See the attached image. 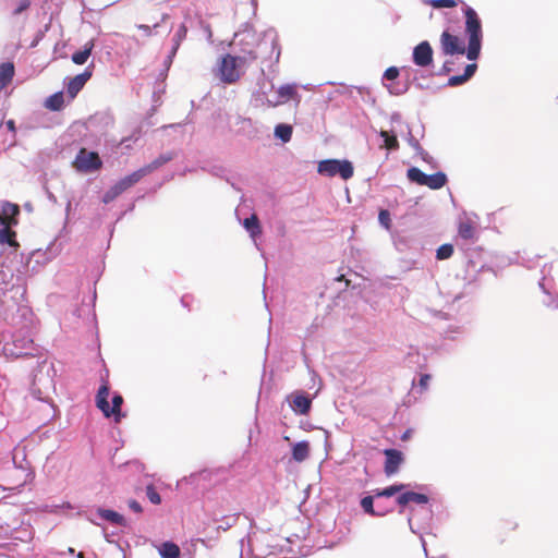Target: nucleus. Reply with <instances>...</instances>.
Returning a JSON list of instances; mask_svg holds the SVG:
<instances>
[{
  "label": "nucleus",
  "mask_w": 558,
  "mask_h": 558,
  "mask_svg": "<svg viewBox=\"0 0 558 558\" xmlns=\"http://www.w3.org/2000/svg\"><path fill=\"white\" fill-rule=\"evenodd\" d=\"M384 454L386 456L384 470L385 473L390 476L398 472L403 462V454L397 449H385Z\"/></svg>",
  "instance_id": "nucleus-8"
},
{
  "label": "nucleus",
  "mask_w": 558,
  "mask_h": 558,
  "mask_svg": "<svg viewBox=\"0 0 558 558\" xmlns=\"http://www.w3.org/2000/svg\"><path fill=\"white\" fill-rule=\"evenodd\" d=\"M167 17H168V15H167V14H163V15H162V21H163V20H166Z\"/></svg>",
  "instance_id": "nucleus-53"
},
{
  "label": "nucleus",
  "mask_w": 558,
  "mask_h": 558,
  "mask_svg": "<svg viewBox=\"0 0 558 558\" xmlns=\"http://www.w3.org/2000/svg\"><path fill=\"white\" fill-rule=\"evenodd\" d=\"M5 125H7L8 130L11 131L12 133L16 132L15 122L13 120H8L5 122Z\"/></svg>",
  "instance_id": "nucleus-48"
},
{
  "label": "nucleus",
  "mask_w": 558,
  "mask_h": 558,
  "mask_svg": "<svg viewBox=\"0 0 558 558\" xmlns=\"http://www.w3.org/2000/svg\"><path fill=\"white\" fill-rule=\"evenodd\" d=\"M145 175H147V172L145 171L144 167H142L141 169L119 180L114 186L117 187L118 193L122 194L124 191L141 181Z\"/></svg>",
  "instance_id": "nucleus-14"
},
{
  "label": "nucleus",
  "mask_w": 558,
  "mask_h": 558,
  "mask_svg": "<svg viewBox=\"0 0 558 558\" xmlns=\"http://www.w3.org/2000/svg\"><path fill=\"white\" fill-rule=\"evenodd\" d=\"M243 227L250 233L251 238L254 240L258 238L263 232L259 219L256 214H253L251 215V217L245 218L243 220Z\"/></svg>",
  "instance_id": "nucleus-18"
},
{
  "label": "nucleus",
  "mask_w": 558,
  "mask_h": 558,
  "mask_svg": "<svg viewBox=\"0 0 558 558\" xmlns=\"http://www.w3.org/2000/svg\"><path fill=\"white\" fill-rule=\"evenodd\" d=\"M128 506L135 513H142L143 512V508H142L141 504L138 501H136L135 499H130L128 501Z\"/></svg>",
  "instance_id": "nucleus-45"
},
{
  "label": "nucleus",
  "mask_w": 558,
  "mask_h": 558,
  "mask_svg": "<svg viewBox=\"0 0 558 558\" xmlns=\"http://www.w3.org/2000/svg\"><path fill=\"white\" fill-rule=\"evenodd\" d=\"M12 354H15L16 356H20L22 352H12Z\"/></svg>",
  "instance_id": "nucleus-51"
},
{
  "label": "nucleus",
  "mask_w": 558,
  "mask_h": 558,
  "mask_svg": "<svg viewBox=\"0 0 558 558\" xmlns=\"http://www.w3.org/2000/svg\"><path fill=\"white\" fill-rule=\"evenodd\" d=\"M292 126L289 124H278L275 129V135L283 143H288L292 136Z\"/></svg>",
  "instance_id": "nucleus-31"
},
{
  "label": "nucleus",
  "mask_w": 558,
  "mask_h": 558,
  "mask_svg": "<svg viewBox=\"0 0 558 558\" xmlns=\"http://www.w3.org/2000/svg\"><path fill=\"white\" fill-rule=\"evenodd\" d=\"M145 175H147V172L145 171L144 167H142L141 169L119 180L114 186L117 187L118 193L122 194L124 191L141 181Z\"/></svg>",
  "instance_id": "nucleus-15"
},
{
  "label": "nucleus",
  "mask_w": 558,
  "mask_h": 558,
  "mask_svg": "<svg viewBox=\"0 0 558 558\" xmlns=\"http://www.w3.org/2000/svg\"><path fill=\"white\" fill-rule=\"evenodd\" d=\"M310 456V445L307 441H300L293 446L292 457L298 462H303Z\"/></svg>",
  "instance_id": "nucleus-20"
},
{
  "label": "nucleus",
  "mask_w": 558,
  "mask_h": 558,
  "mask_svg": "<svg viewBox=\"0 0 558 558\" xmlns=\"http://www.w3.org/2000/svg\"><path fill=\"white\" fill-rule=\"evenodd\" d=\"M413 62L422 68H426L433 62V49L428 41H422L413 49Z\"/></svg>",
  "instance_id": "nucleus-7"
},
{
  "label": "nucleus",
  "mask_w": 558,
  "mask_h": 558,
  "mask_svg": "<svg viewBox=\"0 0 558 558\" xmlns=\"http://www.w3.org/2000/svg\"><path fill=\"white\" fill-rule=\"evenodd\" d=\"M426 4L430 5L434 9H441V8H454L458 4H462L461 10L464 8V5H468L462 0H426Z\"/></svg>",
  "instance_id": "nucleus-27"
},
{
  "label": "nucleus",
  "mask_w": 558,
  "mask_h": 558,
  "mask_svg": "<svg viewBox=\"0 0 558 558\" xmlns=\"http://www.w3.org/2000/svg\"><path fill=\"white\" fill-rule=\"evenodd\" d=\"M379 222L385 226L386 228H389L390 225V214L386 209H381L378 215Z\"/></svg>",
  "instance_id": "nucleus-42"
},
{
  "label": "nucleus",
  "mask_w": 558,
  "mask_h": 558,
  "mask_svg": "<svg viewBox=\"0 0 558 558\" xmlns=\"http://www.w3.org/2000/svg\"><path fill=\"white\" fill-rule=\"evenodd\" d=\"M2 214H4L8 217L16 218V216L20 214V207L16 204L5 203L2 206Z\"/></svg>",
  "instance_id": "nucleus-37"
},
{
  "label": "nucleus",
  "mask_w": 558,
  "mask_h": 558,
  "mask_svg": "<svg viewBox=\"0 0 558 558\" xmlns=\"http://www.w3.org/2000/svg\"><path fill=\"white\" fill-rule=\"evenodd\" d=\"M477 69L476 63H470L465 66L462 75H453L448 80L449 86H459L468 82L475 73Z\"/></svg>",
  "instance_id": "nucleus-17"
},
{
  "label": "nucleus",
  "mask_w": 558,
  "mask_h": 558,
  "mask_svg": "<svg viewBox=\"0 0 558 558\" xmlns=\"http://www.w3.org/2000/svg\"><path fill=\"white\" fill-rule=\"evenodd\" d=\"M407 438H408V434L405 433V434L403 435L402 439L404 440V439H407Z\"/></svg>",
  "instance_id": "nucleus-52"
},
{
  "label": "nucleus",
  "mask_w": 558,
  "mask_h": 558,
  "mask_svg": "<svg viewBox=\"0 0 558 558\" xmlns=\"http://www.w3.org/2000/svg\"><path fill=\"white\" fill-rule=\"evenodd\" d=\"M312 407V399L303 391L292 395L291 408L294 412L306 415Z\"/></svg>",
  "instance_id": "nucleus-9"
},
{
  "label": "nucleus",
  "mask_w": 558,
  "mask_h": 558,
  "mask_svg": "<svg viewBox=\"0 0 558 558\" xmlns=\"http://www.w3.org/2000/svg\"><path fill=\"white\" fill-rule=\"evenodd\" d=\"M374 496H365L361 499V507L364 510L365 513L373 515V517H381L385 515V512H377L374 509Z\"/></svg>",
  "instance_id": "nucleus-28"
},
{
  "label": "nucleus",
  "mask_w": 558,
  "mask_h": 558,
  "mask_svg": "<svg viewBox=\"0 0 558 558\" xmlns=\"http://www.w3.org/2000/svg\"><path fill=\"white\" fill-rule=\"evenodd\" d=\"M158 26H159V24H158V23H156V24H154L153 26L145 25V24H140V25H137L136 27H137L140 31H143L145 36L150 37V36L153 35V29H154V28H157Z\"/></svg>",
  "instance_id": "nucleus-43"
},
{
  "label": "nucleus",
  "mask_w": 558,
  "mask_h": 558,
  "mask_svg": "<svg viewBox=\"0 0 558 558\" xmlns=\"http://www.w3.org/2000/svg\"><path fill=\"white\" fill-rule=\"evenodd\" d=\"M77 558H84V554L81 551L77 554Z\"/></svg>",
  "instance_id": "nucleus-50"
},
{
  "label": "nucleus",
  "mask_w": 558,
  "mask_h": 558,
  "mask_svg": "<svg viewBox=\"0 0 558 558\" xmlns=\"http://www.w3.org/2000/svg\"><path fill=\"white\" fill-rule=\"evenodd\" d=\"M145 175H147V172L145 171L144 167H142L141 169L119 180L114 186L117 187L118 193L122 194L124 191L141 181Z\"/></svg>",
  "instance_id": "nucleus-13"
},
{
  "label": "nucleus",
  "mask_w": 558,
  "mask_h": 558,
  "mask_svg": "<svg viewBox=\"0 0 558 558\" xmlns=\"http://www.w3.org/2000/svg\"><path fill=\"white\" fill-rule=\"evenodd\" d=\"M380 137L384 138V147L389 150H396L399 148V142L396 135L390 134L387 131L381 130L379 132Z\"/></svg>",
  "instance_id": "nucleus-30"
},
{
  "label": "nucleus",
  "mask_w": 558,
  "mask_h": 558,
  "mask_svg": "<svg viewBox=\"0 0 558 558\" xmlns=\"http://www.w3.org/2000/svg\"><path fill=\"white\" fill-rule=\"evenodd\" d=\"M63 106L64 96L62 92L54 93L45 100V107L51 111H59Z\"/></svg>",
  "instance_id": "nucleus-22"
},
{
  "label": "nucleus",
  "mask_w": 558,
  "mask_h": 558,
  "mask_svg": "<svg viewBox=\"0 0 558 558\" xmlns=\"http://www.w3.org/2000/svg\"><path fill=\"white\" fill-rule=\"evenodd\" d=\"M518 529V523L513 521H506L502 525V530L505 533L510 531H515Z\"/></svg>",
  "instance_id": "nucleus-47"
},
{
  "label": "nucleus",
  "mask_w": 558,
  "mask_h": 558,
  "mask_svg": "<svg viewBox=\"0 0 558 558\" xmlns=\"http://www.w3.org/2000/svg\"><path fill=\"white\" fill-rule=\"evenodd\" d=\"M14 65L11 62L0 64V90H2L13 78Z\"/></svg>",
  "instance_id": "nucleus-19"
},
{
  "label": "nucleus",
  "mask_w": 558,
  "mask_h": 558,
  "mask_svg": "<svg viewBox=\"0 0 558 558\" xmlns=\"http://www.w3.org/2000/svg\"><path fill=\"white\" fill-rule=\"evenodd\" d=\"M458 235L463 240H474L476 238V223L469 217L460 219L458 225Z\"/></svg>",
  "instance_id": "nucleus-16"
},
{
  "label": "nucleus",
  "mask_w": 558,
  "mask_h": 558,
  "mask_svg": "<svg viewBox=\"0 0 558 558\" xmlns=\"http://www.w3.org/2000/svg\"><path fill=\"white\" fill-rule=\"evenodd\" d=\"M161 558H180V547L173 542H165L159 548Z\"/></svg>",
  "instance_id": "nucleus-21"
},
{
  "label": "nucleus",
  "mask_w": 558,
  "mask_h": 558,
  "mask_svg": "<svg viewBox=\"0 0 558 558\" xmlns=\"http://www.w3.org/2000/svg\"><path fill=\"white\" fill-rule=\"evenodd\" d=\"M93 48V41L86 43L83 50L76 51L72 54V61L78 65L84 64L90 57Z\"/></svg>",
  "instance_id": "nucleus-24"
},
{
  "label": "nucleus",
  "mask_w": 558,
  "mask_h": 558,
  "mask_svg": "<svg viewBox=\"0 0 558 558\" xmlns=\"http://www.w3.org/2000/svg\"><path fill=\"white\" fill-rule=\"evenodd\" d=\"M453 251L452 244H442L437 248L436 258L439 260L448 259L453 255Z\"/></svg>",
  "instance_id": "nucleus-34"
},
{
  "label": "nucleus",
  "mask_w": 558,
  "mask_h": 558,
  "mask_svg": "<svg viewBox=\"0 0 558 558\" xmlns=\"http://www.w3.org/2000/svg\"><path fill=\"white\" fill-rule=\"evenodd\" d=\"M257 59L254 49L243 50L241 56L223 54L216 69V75L223 84L238 83L245 73V66Z\"/></svg>",
  "instance_id": "nucleus-2"
},
{
  "label": "nucleus",
  "mask_w": 558,
  "mask_h": 558,
  "mask_svg": "<svg viewBox=\"0 0 558 558\" xmlns=\"http://www.w3.org/2000/svg\"><path fill=\"white\" fill-rule=\"evenodd\" d=\"M145 175H147V172L145 171L144 167H142L141 169L119 180L114 186L117 187L118 193L122 194L124 191L141 181Z\"/></svg>",
  "instance_id": "nucleus-11"
},
{
  "label": "nucleus",
  "mask_w": 558,
  "mask_h": 558,
  "mask_svg": "<svg viewBox=\"0 0 558 558\" xmlns=\"http://www.w3.org/2000/svg\"><path fill=\"white\" fill-rule=\"evenodd\" d=\"M73 167L80 172L88 173L100 170L102 161L96 151L81 148L73 161Z\"/></svg>",
  "instance_id": "nucleus-6"
},
{
  "label": "nucleus",
  "mask_w": 558,
  "mask_h": 558,
  "mask_svg": "<svg viewBox=\"0 0 558 558\" xmlns=\"http://www.w3.org/2000/svg\"><path fill=\"white\" fill-rule=\"evenodd\" d=\"M462 12L465 16V34L469 38L468 47H465V43L460 36L452 34L449 29H445L439 38L440 49L445 56L465 53L469 60L474 61L478 58L482 48V22L473 8L464 5Z\"/></svg>",
  "instance_id": "nucleus-1"
},
{
  "label": "nucleus",
  "mask_w": 558,
  "mask_h": 558,
  "mask_svg": "<svg viewBox=\"0 0 558 558\" xmlns=\"http://www.w3.org/2000/svg\"><path fill=\"white\" fill-rule=\"evenodd\" d=\"M429 380H430V375L424 374L421 376L418 386L423 391H425L428 388Z\"/></svg>",
  "instance_id": "nucleus-46"
},
{
  "label": "nucleus",
  "mask_w": 558,
  "mask_h": 558,
  "mask_svg": "<svg viewBox=\"0 0 558 558\" xmlns=\"http://www.w3.org/2000/svg\"><path fill=\"white\" fill-rule=\"evenodd\" d=\"M317 171L327 177L340 175L343 180L353 177L354 168L349 160L326 159L318 162Z\"/></svg>",
  "instance_id": "nucleus-5"
},
{
  "label": "nucleus",
  "mask_w": 558,
  "mask_h": 558,
  "mask_svg": "<svg viewBox=\"0 0 558 558\" xmlns=\"http://www.w3.org/2000/svg\"><path fill=\"white\" fill-rule=\"evenodd\" d=\"M0 225L3 227H12L17 225V219L14 217H8L4 214H0Z\"/></svg>",
  "instance_id": "nucleus-40"
},
{
  "label": "nucleus",
  "mask_w": 558,
  "mask_h": 558,
  "mask_svg": "<svg viewBox=\"0 0 558 558\" xmlns=\"http://www.w3.org/2000/svg\"><path fill=\"white\" fill-rule=\"evenodd\" d=\"M407 178L417 185L427 186L430 190H439L447 183V175L444 172L426 174L416 167H411L407 171Z\"/></svg>",
  "instance_id": "nucleus-4"
},
{
  "label": "nucleus",
  "mask_w": 558,
  "mask_h": 558,
  "mask_svg": "<svg viewBox=\"0 0 558 558\" xmlns=\"http://www.w3.org/2000/svg\"><path fill=\"white\" fill-rule=\"evenodd\" d=\"M31 5V0H19L15 4V8L13 10L14 15H19L25 10H27Z\"/></svg>",
  "instance_id": "nucleus-39"
},
{
  "label": "nucleus",
  "mask_w": 558,
  "mask_h": 558,
  "mask_svg": "<svg viewBox=\"0 0 558 558\" xmlns=\"http://www.w3.org/2000/svg\"><path fill=\"white\" fill-rule=\"evenodd\" d=\"M408 496L409 504L414 502L418 505H424L428 502V497L425 494L415 493V492H405Z\"/></svg>",
  "instance_id": "nucleus-35"
},
{
  "label": "nucleus",
  "mask_w": 558,
  "mask_h": 558,
  "mask_svg": "<svg viewBox=\"0 0 558 558\" xmlns=\"http://www.w3.org/2000/svg\"><path fill=\"white\" fill-rule=\"evenodd\" d=\"M99 515H100V518H102L113 524L121 525V526L126 525V520L124 519V517L122 514L118 513L117 511L109 510V509H101V510H99Z\"/></svg>",
  "instance_id": "nucleus-23"
},
{
  "label": "nucleus",
  "mask_w": 558,
  "mask_h": 558,
  "mask_svg": "<svg viewBox=\"0 0 558 558\" xmlns=\"http://www.w3.org/2000/svg\"><path fill=\"white\" fill-rule=\"evenodd\" d=\"M186 35H187V27L184 23L180 24V26L178 27L175 34L173 35V47L171 49V52H170V58L174 57L181 43L186 38Z\"/></svg>",
  "instance_id": "nucleus-25"
},
{
  "label": "nucleus",
  "mask_w": 558,
  "mask_h": 558,
  "mask_svg": "<svg viewBox=\"0 0 558 558\" xmlns=\"http://www.w3.org/2000/svg\"><path fill=\"white\" fill-rule=\"evenodd\" d=\"M146 496L151 504H154V505L161 504V497L153 484L147 485Z\"/></svg>",
  "instance_id": "nucleus-36"
},
{
  "label": "nucleus",
  "mask_w": 558,
  "mask_h": 558,
  "mask_svg": "<svg viewBox=\"0 0 558 558\" xmlns=\"http://www.w3.org/2000/svg\"><path fill=\"white\" fill-rule=\"evenodd\" d=\"M92 72L86 69L83 73L75 75L70 80L66 86V92L71 99H74L78 92L84 87L86 82L90 78Z\"/></svg>",
  "instance_id": "nucleus-10"
},
{
  "label": "nucleus",
  "mask_w": 558,
  "mask_h": 558,
  "mask_svg": "<svg viewBox=\"0 0 558 558\" xmlns=\"http://www.w3.org/2000/svg\"><path fill=\"white\" fill-rule=\"evenodd\" d=\"M172 158H173V155L171 153L160 155L155 160H153L150 163L144 166V169L147 172V174H150L151 172L159 169L168 161L172 160Z\"/></svg>",
  "instance_id": "nucleus-26"
},
{
  "label": "nucleus",
  "mask_w": 558,
  "mask_h": 558,
  "mask_svg": "<svg viewBox=\"0 0 558 558\" xmlns=\"http://www.w3.org/2000/svg\"><path fill=\"white\" fill-rule=\"evenodd\" d=\"M405 487L404 484H395V485H391V486H388L384 489H375L374 493H375V497L376 498H379V497H392L393 495H396L397 493H400L401 490H403Z\"/></svg>",
  "instance_id": "nucleus-29"
},
{
  "label": "nucleus",
  "mask_w": 558,
  "mask_h": 558,
  "mask_svg": "<svg viewBox=\"0 0 558 558\" xmlns=\"http://www.w3.org/2000/svg\"><path fill=\"white\" fill-rule=\"evenodd\" d=\"M16 233L11 229V227H3L0 230V243L2 244H9L10 246L17 245L15 241Z\"/></svg>",
  "instance_id": "nucleus-32"
},
{
  "label": "nucleus",
  "mask_w": 558,
  "mask_h": 558,
  "mask_svg": "<svg viewBox=\"0 0 558 558\" xmlns=\"http://www.w3.org/2000/svg\"><path fill=\"white\" fill-rule=\"evenodd\" d=\"M109 392L110 386L108 380H102L96 395V407L102 412L105 417H112L116 423H120L122 417H124L121 411L123 397L121 395H114L112 397V405H110L108 402Z\"/></svg>",
  "instance_id": "nucleus-3"
},
{
  "label": "nucleus",
  "mask_w": 558,
  "mask_h": 558,
  "mask_svg": "<svg viewBox=\"0 0 558 558\" xmlns=\"http://www.w3.org/2000/svg\"><path fill=\"white\" fill-rule=\"evenodd\" d=\"M441 70H442V73H445V74L450 73V72H451V70H452V69H451V65H450V62L446 61V62L444 63V65H442V69H441Z\"/></svg>",
  "instance_id": "nucleus-49"
},
{
  "label": "nucleus",
  "mask_w": 558,
  "mask_h": 558,
  "mask_svg": "<svg viewBox=\"0 0 558 558\" xmlns=\"http://www.w3.org/2000/svg\"><path fill=\"white\" fill-rule=\"evenodd\" d=\"M278 95L284 101L292 99L296 96L295 86L289 84L282 85L278 89Z\"/></svg>",
  "instance_id": "nucleus-33"
},
{
  "label": "nucleus",
  "mask_w": 558,
  "mask_h": 558,
  "mask_svg": "<svg viewBox=\"0 0 558 558\" xmlns=\"http://www.w3.org/2000/svg\"><path fill=\"white\" fill-rule=\"evenodd\" d=\"M119 195H121V193H118V190L114 185H112L105 194H104V197H102V202L105 204H109L111 203L113 199H116Z\"/></svg>",
  "instance_id": "nucleus-38"
},
{
  "label": "nucleus",
  "mask_w": 558,
  "mask_h": 558,
  "mask_svg": "<svg viewBox=\"0 0 558 558\" xmlns=\"http://www.w3.org/2000/svg\"><path fill=\"white\" fill-rule=\"evenodd\" d=\"M397 504L400 506V510H399V513H402L403 512V508L409 505V500H408V496L405 493H402L400 494L398 497H397Z\"/></svg>",
  "instance_id": "nucleus-44"
},
{
  "label": "nucleus",
  "mask_w": 558,
  "mask_h": 558,
  "mask_svg": "<svg viewBox=\"0 0 558 558\" xmlns=\"http://www.w3.org/2000/svg\"><path fill=\"white\" fill-rule=\"evenodd\" d=\"M399 76V69L396 66L388 68L385 73L384 77L388 81H393Z\"/></svg>",
  "instance_id": "nucleus-41"
},
{
  "label": "nucleus",
  "mask_w": 558,
  "mask_h": 558,
  "mask_svg": "<svg viewBox=\"0 0 558 558\" xmlns=\"http://www.w3.org/2000/svg\"><path fill=\"white\" fill-rule=\"evenodd\" d=\"M145 175H147V172L145 171L144 167H142L141 169L119 180L114 186L117 187L118 193L122 194L124 191L141 181Z\"/></svg>",
  "instance_id": "nucleus-12"
}]
</instances>
